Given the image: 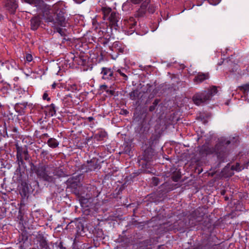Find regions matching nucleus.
<instances>
[{"label": "nucleus", "mask_w": 249, "mask_h": 249, "mask_svg": "<svg viewBox=\"0 0 249 249\" xmlns=\"http://www.w3.org/2000/svg\"><path fill=\"white\" fill-rule=\"evenodd\" d=\"M51 107L52 108V110L53 111V112L54 113L55 112V107H54V105L53 104H51Z\"/></svg>", "instance_id": "b1692460"}, {"label": "nucleus", "mask_w": 249, "mask_h": 249, "mask_svg": "<svg viewBox=\"0 0 249 249\" xmlns=\"http://www.w3.org/2000/svg\"><path fill=\"white\" fill-rule=\"evenodd\" d=\"M23 1L29 3L30 4H35V6H37L40 4L43 1L42 0H22Z\"/></svg>", "instance_id": "1a4fd4ad"}, {"label": "nucleus", "mask_w": 249, "mask_h": 249, "mask_svg": "<svg viewBox=\"0 0 249 249\" xmlns=\"http://www.w3.org/2000/svg\"><path fill=\"white\" fill-rule=\"evenodd\" d=\"M243 168H244L241 166L240 164L238 163H237L235 166H232V169L233 170H235L238 172L241 171Z\"/></svg>", "instance_id": "ddd939ff"}, {"label": "nucleus", "mask_w": 249, "mask_h": 249, "mask_svg": "<svg viewBox=\"0 0 249 249\" xmlns=\"http://www.w3.org/2000/svg\"><path fill=\"white\" fill-rule=\"evenodd\" d=\"M217 92L215 87H212L208 92L204 91L196 94L193 97L194 103L196 105L206 102L211 99L212 97Z\"/></svg>", "instance_id": "f257e3e1"}, {"label": "nucleus", "mask_w": 249, "mask_h": 249, "mask_svg": "<svg viewBox=\"0 0 249 249\" xmlns=\"http://www.w3.org/2000/svg\"><path fill=\"white\" fill-rule=\"evenodd\" d=\"M66 96H67V97H71V94H68V95H66Z\"/></svg>", "instance_id": "bb28decb"}, {"label": "nucleus", "mask_w": 249, "mask_h": 249, "mask_svg": "<svg viewBox=\"0 0 249 249\" xmlns=\"http://www.w3.org/2000/svg\"><path fill=\"white\" fill-rule=\"evenodd\" d=\"M43 99L44 100H50V98L48 97V95L47 93H44L43 95Z\"/></svg>", "instance_id": "aec40b11"}, {"label": "nucleus", "mask_w": 249, "mask_h": 249, "mask_svg": "<svg viewBox=\"0 0 249 249\" xmlns=\"http://www.w3.org/2000/svg\"><path fill=\"white\" fill-rule=\"evenodd\" d=\"M96 169V167H93V168H90V169L91 170H94V169Z\"/></svg>", "instance_id": "a878e982"}, {"label": "nucleus", "mask_w": 249, "mask_h": 249, "mask_svg": "<svg viewBox=\"0 0 249 249\" xmlns=\"http://www.w3.org/2000/svg\"><path fill=\"white\" fill-rule=\"evenodd\" d=\"M241 89L246 92H249V84L243 85L241 87Z\"/></svg>", "instance_id": "2eb2a0df"}, {"label": "nucleus", "mask_w": 249, "mask_h": 249, "mask_svg": "<svg viewBox=\"0 0 249 249\" xmlns=\"http://www.w3.org/2000/svg\"><path fill=\"white\" fill-rule=\"evenodd\" d=\"M153 179V180H154L158 181V178H155H155H154ZM158 184V181H157V182H156V185H157Z\"/></svg>", "instance_id": "393cba45"}, {"label": "nucleus", "mask_w": 249, "mask_h": 249, "mask_svg": "<svg viewBox=\"0 0 249 249\" xmlns=\"http://www.w3.org/2000/svg\"><path fill=\"white\" fill-rule=\"evenodd\" d=\"M24 154L25 155V159L26 160L27 159V157H26V156L28 155V151L27 150H24L23 152H22V154Z\"/></svg>", "instance_id": "5701e85b"}, {"label": "nucleus", "mask_w": 249, "mask_h": 249, "mask_svg": "<svg viewBox=\"0 0 249 249\" xmlns=\"http://www.w3.org/2000/svg\"><path fill=\"white\" fill-rule=\"evenodd\" d=\"M69 57L71 59V60H74V54L72 53H71L69 54Z\"/></svg>", "instance_id": "4be33fe9"}, {"label": "nucleus", "mask_w": 249, "mask_h": 249, "mask_svg": "<svg viewBox=\"0 0 249 249\" xmlns=\"http://www.w3.org/2000/svg\"><path fill=\"white\" fill-rule=\"evenodd\" d=\"M37 175L42 178L45 180H47L48 181H53V178L49 176L46 171V168L44 167H41L37 171Z\"/></svg>", "instance_id": "f03ea898"}, {"label": "nucleus", "mask_w": 249, "mask_h": 249, "mask_svg": "<svg viewBox=\"0 0 249 249\" xmlns=\"http://www.w3.org/2000/svg\"><path fill=\"white\" fill-rule=\"evenodd\" d=\"M60 25L62 26H65V19L63 18H61V19L60 20Z\"/></svg>", "instance_id": "412c9836"}, {"label": "nucleus", "mask_w": 249, "mask_h": 249, "mask_svg": "<svg viewBox=\"0 0 249 249\" xmlns=\"http://www.w3.org/2000/svg\"><path fill=\"white\" fill-rule=\"evenodd\" d=\"M113 71L111 69L103 68L101 71L102 78L105 80L111 79L113 77Z\"/></svg>", "instance_id": "7ed1b4c3"}, {"label": "nucleus", "mask_w": 249, "mask_h": 249, "mask_svg": "<svg viewBox=\"0 0 249 249\" xmlns=\"http://www.w3.org/2000/svg\"><path fill=\"white\" fill-rule=\"evenodd\" d=\"M136 22L134 21L133 18H130L129 20L128 21V26L132 29L131 31L133 32L135 30V26L136 25Z\"/></svg>", "instance_id": "9b49d317"}, {"label": "nucleus", "mask_w": 249, "mask_h": 249, "mask_svg": "<svg viewBox=\"0 0 249 249\" xmlns=\"http://www.w3.org/2000/svg\"><path fill=\"white\" fill-rule=\"evenodd\" d=\"M221 0H209V2L211 4L216 5L218 4Z\"/></svg>", "instance_id": "dca6fc26"}, {"label": "nucleus", "mask_w": 249, "mask_h": 249, "mask_svg": "<svg viewBox=\"0 0 249 249\" xmlns=\"http://www.w3.org/2000/svg\"><path fill=\"white\" fill-rule=\"evenodd\" d=\"M118 72L121 75H122V76H123L124 77L125 80L127 79V76L124 73H123L121 70H118Z\"/></svg>", "instance_id": "6ab92c4d"}, {"label": "nucleus", "mask_w": 249, "mask_h": 249, "mask_svg": "<svg viewBox=\"0 0 249 249\" xmlns=\"http://www.w3.org/2000/svg\"><path fill=\"white\" fill-rule=\"evenodd\" d=\"M220 142H221V144L223 146L225 145H228L230 143V142L229 140L224 139V140L223 141V140L222 139H221V141Z\"/></svg>", "instance_id": "a211bd4d"}, {"label": "nucleus", "mask_w": 249, "mask_h": 249, "mask_svg": "<svg viewBox=\"0 0 249 249\" xmlns=\"http://www.w3.org/2000/svg\"><path fill=\"white\" fill-rule=\"evenodd\" d=\"M118 15L115 13L112 12L108 18L109 20L112 24H115L118 22Z\"/></svg>", "instance_id": "0eeeda50"}, {"label": "nucleus", "mask_w": 249, "mask_h": 249, "mask_svg": "<svg viewBox=\"0 0 249 249\" xmlns=\"http://www.w3.org/2000/svg\"><path fill=\"white\" fill-rule=\"evenodd\" d=\"M26 61L29 62H31L33 60L32 55L30 54H27L26 55Z\"/></svg>", "instance_id": "f3484780"}, {"label": "nucleus", "mask_w": 249, "mask_h": 249, "mask_svg": "<svg viewBox=\"0 0 249 249\" xmlns=\"http://www.w3.org/2000/svg\"><path fill=\"white\" fill-rule=\"evenodd\" d=\"M53 88H54V87H55V85H54V84L53 85Z\"/></svg>", "instance_id": "cd10ccee"}, {"label": "nucleus", "mask_w": 249, "mask_h": 249, "mask_svg": "<svg viewBox=\"0 0 249 249\" xmlns=\"http://www.w3.org/2000/svg\"><path fill=\"white\" fill-rule=\"evenodd\" d=\"M63 2L59 1L53 5V8L55 11V12L57 13L59 9L61 10L63 8Z\"/></svg>", "instance_id": "9d476101"}, {"label": "nucleus", "mask_w": 249, "mask_h": 249, "mask_svg": "<svg viewBox=\"0 0 249 249\" xmlns=\"http://www.w3.org/2000/svg\"><path fill=\"white\" fill-rule=\"evenodd\" d=\"M6 7L11 13H14L18 7V4L16 0H8Z\"/></svg>", "instance_id": "20e7f679"}, {"label": "nucleus", "mask_w": 249, "mask_h": 249, "mask_svg": "<svg viewBox=\"0 0 249 249\" xmlns=\"http://www.w3.org/2000/svg\"><path fill=\"white\" fill-rule=\"evenodd\" d=\"M39 23V19L38 18L35 17L32 18L31 19V24L32 29L34 30L36 29L37 26L38 25Z\"/></svg>", "instance_id": "6e6552de"}, {"label": "nucleus", "mask_w": 249, "mask_h": 249, "mask_svg": "<svg viewBox=\"0 0 249 249\" xmlns=\"http://www.w3.org/2000/svg\"><path fill=\"white\" fill-rule=\"evenodd\" d=\"M111 11V10L110 8H107L105 7L102 8V11L105 15H107V14L110 13Z\"/></svg>", "instance_id": "4468645a"}, {"label": "nucleus", "mask_w": 249, "mask_h": 249, "mask_svg": "<svg viewBox=\"0 0 249 249\" xmlns=\"http://www.w3.org/2000/svg\"><path fill=\"white\" fill-rule=\"evenodd\" d=\"M47 143L48 145L51 148H55L59 145L58 142L53 138H50L48 140Z\"/></svg>", "instance_id": "423d86ee"}, {"label": "nucleus", "mask_w": 249, "mask_h": 249, "mask_svg": "<svg viewBox=\"0 0 249 249\" xmlns=\"http://www.w3.org/2000/svg\"><path fill=\"white\" fill-rule=\"evenodd\" d=\"M209 78L208 73H198L194 79V81L196 83H199L203 82Z\"/></svg>", "instance_id": "39448f33"}, {"label": "nucleus", "mask_w": 249, "mask_h": 249, "mask_svg": "<svg viewBox=\"0 0 249 249\" xmlns=\"http://www.w3.org/2000/svg\"><path fill=\"white\" fill-rule=\"evenodd\" d=\"M17 158L19 159V158H21V156L22 155V151L21 150V148H20L19 146L17 145Z\"/></svg>", "instance_id": "f8f14e48"}]
</instances>
